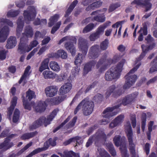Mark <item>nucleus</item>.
Returning <instances> with one entry per match:
<instances>
[{
	"mask_svg": "<svg viewBox=\"0 0 157 157\" xmlns=\"http://www.w3.org/2000/svg\"><path fill=\"white\" fill-rule=\"evenodd\" d=\"M88 41L86 39L82 37H79L78 40V47L82 52V54L78 53L76 56L74 62L75 64L77 65L76 67H75V73L76 74L78 73L80 70L77 65L82 63L86 54L88 48Z\"/></svg>",
	"mask_w": 157,
	"mask_h": 157,
	"instance_id": "1",
	"label": "nucleus"
},
{
	"mask_svg": "<svg viewBox=\"0 0 157 157\" xmlns=\"http://www.w3.org/2000/svg\"><path fill=\"white\" fill-rule=\"evenodd\" d=\"M125 61V59H122L117 65L112 67L108 70L105 75V80L112 81L113 80H117L119 78Z\"/></svg>",
	"mask_w": 157,
	"mask_h": 157,
	"instance_id": "2",
	"label": "nucleus"
},
{
	"mask_svg": "<svg viewBox=\"0 0 157 157\" xmlns=\"http://www.w3.org/2000/svg\"><path fill=\"white\" fill-rule=\"evenodd\" d=\"M94 107V102L86 98L82 100L78 105L75 109L74 113L75 115H76L82 108L83 114L85 116H88L92 113Z\"/></svg>",
	"mask_w": 157,
	"mask_h": 157,
	"instance_id": "3",
	"label": "nucleus"
},
{
	"mask_svg": "<svg viewBox=\"0 0 157 157\" xmlns=\"http://www.w3.org/2000/svg\"><path fill=\"white\" fill-rule=\"evenodd\" d=\"M59 111V110L58 108L55 109L50 113V114L47 117V119L45 116H43L40 117L38 119L34 121L33 124L29 127V130L32 131L36 129L41 126L43 123L44 126H46L50 123L51 121L53 120L56 116Z\"/></svg>",
	"mask_w": 157,
	"mask_h": 157,
	"instance_id": "4",
	"label": "nucleus"
},
{
	"mask_svg": "<svg viewBox=\"0 0 157 157\" xmlns=\"http://www.w3.org/2000/svg\"><path fill=\"white\" fill-rule=\"evenodd\" d=\"M145 43L148 45L146 46L144 44L141 45L142 52L136 59L137 62L140 61L145 56L148 52L152 49L155 45V40L150 34H148L145 38Z\"/></svg>",
	"mask_w": 157,
	"mask_h": 157,
	"instance_id": "5",
	"label": "nucleus"
},
{
	"mask_svg": "<svg viewBox=\"0 0 157 157\" xmlns=\"http://www.w3.org/2000/svg\"><path fill=\"white\" fill-rule=\"evenodd\" d=\"M67 41L64 44V47L66 50L70 52L72 56H75L76 50L74 44H76L77 39L75 36H67L62 38L59 41V44L62 42Z\"/></svg>",
	"mask_w": 157,
	"mask_h": 157,
	"instance_id": "6",
	"label": "nucleus"
},
{
	"mask_svg": "<svg viewBox=\"0 0 157 157\" xmlns=\"http://www.w3.org/2000/svg\"><path fill=\"white\" fill-rule=\"evenodd\" d=\"M141 64L139 63L135 67L132 68L124 76L126 79L125 84L123 86V89L125 90L129 88L136 82L137 76L135 75H132L140 66Z\"/></svg>",
	"mask_w": 157,
	"mask_h": 157,
	"instance_id": "7",
	"label": "nucleus"
},
{
	"mask_svg": "<svg viewBox=\"0 0 157 157\" xmlns=\"http://www.w3.org/2000/svg\"><path fill=\"white\" fill-rule=\"evenodd\" d=\"M125 132L129 145V150L132 157H136L135 145L133 142V133L132 127L130 123L125 127Z\"/></svg>",
	"mask_w": 157,
	"mask_h": 157,
	"instance_id": "8",
	"label": "nucleus"
},
{
	"mask_svg": "<svg viewBox=\"0 0 157 157\" xmlns=\"http://www.w3.org/2000/svg\"><path fill=\"white\" fill-rule=\"evenodd\" d=\"M120 105H116L112 107H108L106 108L103 112V114H105L102 115L103 117L105 119H103L99 121L98 123L101 125H106L110 122L109 119L112 117L117 114V112H111L114 109H117L120 107Z\"/></svg>",
	"mask_w": 157,
	"mask_h": 157,
	"instance_id": "9",
	"label": "nucleus"
},
{
	"mask_svg": "<svg viewBox=\"0 0 157 157\" xmlns=\"http://www.w3.org/2000/svg\"><path fill=\"white\" fill-rule=\"evenodd\" d=\"M113 141L116 146H120V149L122 157H126L127 149L126 147L125 137L124 136L121 137L120 135L116 136L113 139Z\"/></svg>",
	"mask_w": 157,
	"mask_h": 157,
	"instance_id": "10",
	"label": "nucleus"
},
{
	"mask_svg": "<svg viewBox=\"0 0 157 157\" xmlns=\"http://www.w3.org/2000/svg\"><path fill=\"white\" fill-rule=\"evenodd\" d=\"M110 23V21H107L102 25H100L97 28L95 33L90 35L89 37L90 40L91 41H94L99 38L100 36L104 33L105 29L109 25Z\"/></svg>",
	"mask_w": 157,
	"mask_h": 157,
	"instance_id": "11",
	"label": "nucleus"
},
{
	"mask_svg": "<svg viewBox=\"0 0 157 157\" xmlns=\"http://www.w3.org/2000/svg\"><path fill=\"white\" fill-rule=\"evenodd\" d=\"M17 136V134H12L8 136L3 142L0 143V150L2 149L3 151H5L13 146V142H10L11 139Z\"/></svg>",
	"mask_w": 157,
	"mask_h": 157,
	"instance_id": "12",
	"label": "nucleus"
},
{
	"mask_svg": "<svg viewBox=\"0 0 157 157\" xmlns=\"http://www.w3.org/2000/svg\"><path fill=\"white\" fill-rule=\"evenodd\" d=\"M28 10H25L23 16L25 19L30 21L34 19L36 15V11L33 6H29L28 7Z\"/></svg>",
	"mask_w": 157,
	"mask_h": 157,
	"instance_id": "13",
	"label": "nucleus"
},
{
	"mask_svg": "<svg viewBox=\"0 0 157 157\" xmlns=\"http://www.w3.org/2000/svg\"><path fill=\"white\" fill-rule=\"evenodd\" d=\"M100 53L99 45L95 44L90 48L88 55L90 59H95L99 56Z\"/></svg>",
	"mask_w": 157,
	"mask_h": 157,
	"instance_id": "14",
	"label": "nucleus"
},
{
	"mask_svg": "<svg viewBox=\"0 0 157 157\" xmlns=\"http://www.w3.org/2000/svg\"><path fill=\"white\" fill-rule=\"evenodd\" d=\"M151 0H134L132 3L138 6H142L145 8V11L147 12L150 10L152 7V4L150 2Z\"/></svg>",
	"mask_w": 157,
	"mask_h": 157,
	"instance_id": "15",
	"label": "nucleus"
},
{
	"mask_svg": "<svg viewBox=\"0 0 157 157\" xmlns=\"http://www.w3.org/2000/svg\"><path fill=\"white\" fill-rule=\"evenodd\" d=\"M92 136L95 143H98L101 140L105 141L107 139L106 134L103 130L101 129H98Z\"/></svg>",
	"mask_w": 157,
	"mask_h": 157,
	"instance_id": "16",
	"label": "nucleus"
},
{
	"mask_svg": "<svg viewBox=\"0 0 157 157\" xmlns=\"http://www.w3.org/2000/svg\"><path fill=\"white\" fill-rule=\"evenodd\" d=\"M23 38L20 39V42L18 45L17 49L18 52L20 54L25 53L29 52L31 50V48L29 47L28 45L25 43L22 42Z\"/></svg>",
	"mask_w": 157,
	"mask_h": 157,
	"instance_id": "17",
	"label": "nucleus"
},
{
	"mask_svg": "<svg viewBox=\"0 0 157 157\" xmlns=\"http://www.w3.org/2000/svg\"><path fill=\"white\" fill-rule=\"evenodd\" d=\"M58 88L55 85L50 86L47 87L45 89V92L47 97H52L57 94Z\"/></svg>",
	"mask_w": 157,
	"mask_h": 157,
	"instance_id": "18",
	"label": "nucleus"
},
{
	"mask_svg": "<svg viewBox=\"0 0 157 157\" xmlns=\"http://www.w3.org/2000/svg\"><path fill=\"white\" fill-rule=\"evenodd\" d=\"M47 106V105L45 101H40L37 103L34 109L36 112L41 113L45 110Z\"/></svg>",
	"mask_w": 157,
	"mask_h": 157,
	"instance_id": "19",
	"label": "nucleus"
},
{
	"mask_svg": "<svg viewBox=\"0 0 157 157\" xmlns=\"http://www.w3.org/2000/svg\"><path fill=\"white\" fill-rule=\"evenodd\" d=\"M9 32V27L4 26L0 30V42H4L6 40Z\"/></svg>",
	"mask_w": 157,
	"mask_h": 157,
	"instance_id": "20",
	"label": "nucleus"
},
{
	"mask_svg": "<svg viewBox=\"0 0 157 157\" xmlns=\"http://www.w3.org/2000/svg\"><path fill=\"white\" fill-rule=\"evenodd\" d=\"M138 33H140L138 37V40L140 41H141L143 40V35L146 36L147 34V23L144 24L143 27H141Z\"/></svg>",
	"mask_w": 157,
	"mask_h": 157,
	"instance_id": "21",
	"label": "nucleus"
},
{
	"mask_svg": "<svg viewBox=\"0 0 157 157\" xmlns=\"http://www.w3.org/2000/svg\"><path fill=\"white\" fill-rule=\"evenodd\" d=\"M17 98L16 96L13 97L11 101V105L8 109L7 113V116L10 117L11 116L13 110L17 104Z\"/></svg>",
	"mask_w": 157,
	"mask_h": 157,
	"instance_id": "22",
	"label": "nucleus"
},
{
	"mask_svg": "<svg viewBox=\"0 0 157 157\" xmlns=\"http://www.w3.org/2000/svg\"><path fill=\"white\" fill-rule=\"evenodd\" d=\"M72 88V84L70 83L64 84L60 88L59 93L60 95H63L68 93Z\"/></svg>",
	"mask_w": 157,
	"mask_h": 157,
	"instance_id": "23",
	"label": "nucleus"
},
{
	"mask_svg": "<svg viewBox=\"0 0 157 157\" xmlns=\"http://www.w3.org/2000/svg\"><path fill=\"white\" fill-rule=\"evenodd\" d=\"M124 118L123 115H120L116 117L109 124V128H113L121 124Z\"/></svg>",
	"mask_w": 157,
	"mask_h": 157,
	"instance_id": "24",
	"label": "nucleus"
},
{
	"mask_svg": "<svg viewBox=\"0 0 157 157\" xmlns=\"http://www.w3.org/2000/svg\"><path fill=\"white\" fill-rule=\"evenodd\" d=\"M113 60L110 58L107 59L105 58H101L96 64V67L98 69L104 63L107 66L108 65L111 64L113 63Z\"/></svg>",
	"mask_w": 157,
	"mask_h": 157,
	"instance_id": "25",
	"label": "nucleus"
},
{
	"mask_svg": "<svg viewBox=\"0 0 157 157\" xmlns=\"http://www.w3.org/2000/svg\"><path fill=\"white\" fill-rule=\"evenodd\" d=\"M96 64L95 60H92L86 63L85 65L83 68L84 74H87L91 70L92 67H94Z\"/></svg>",
	"mask_w": 157,
	"mask_h": 157,
	"instance_id": "26",
	"label": "nucleus"
},
{
	"mask_svg": "<svg viewBox=\"0 0 157 157\" xmlns=\"http://www.w3.org/2000/svg\"><path fill=\"white\" fill-rule=\"evenodd\" d=\"M17 40L15 37L11 36L7 40V43L6 45L7 49L12 48L16 46Z\"/></svg>",
	"mask_w": 157,
	"mask_h": 157,
	"instance_id": "27",
	"label": "nucleus"
},
{
	"mask_svg": "<svg viewBox=\"0 0 157 157\" xmlns=\"http://www.w3.org/2000/svg\"><path fill=\"white\" fill-rule=\"evenodd\" d=\"M49 62V59L48 58H47L44 59L41 63L39 68V71L42 72L45 70L47 69H49L48 67Z\"/></svg>",
	"mask_w": 157,
	"mask_h": 157,
	"instance_id": "28",
	"label": "nucleus"
},
{
	"mask_svg": "<svg viewBox=\"0 0 157 157\" xmlns=\"http://www.w3.org/2000/svg\"><path fill=\"white\" fill-rule=\"evenodd\" d=\"M42 75L45 79H54L55 78L56 74L50 70H45L43 72Z\"/></svg>",
	"mask_w": 157,
	"mask_h": 157,
	"instance_id": "29",
	"label": "nucleus"
},
{
	"mask_svg": "<svg viewBox=\"0 0 157 157\" xmlns=\"http://www.w3.org/2000/svg\"><path fill=\"white\" fill-rule=\"evenodd\" d=\"M78 3V1L77 0H75L72 2L66 12L64 15L65 17H66L69 16Z\"/></svg>",
	"mask_w": 157,
	"mask_h": 157,
	"instance_id": "30",
	"label": "nucleus"
},
{
	"mask_svg": "<svg viewBox=\"0 0 157 157\" xmlns=\"http://www.w3.org/2000/svg\"><path fill=\"white\" fill-rule=\"evenodd\" d=\"M32 142H30L25 145L23 148L19 151L16 154L13 153L10 155L8 157H15L16 156H18L21 155L26 150H27L32 145Z\"/></svg>",
	"mask_w": 157,
	"mask_h": 157,
	"instance_id": "31",
	"label": "nucleus"
},
{
	"mask_svg": "<svg viewBox=\"0 0 157 157\" xmlns=\"http://www.w3.org/2000/svg\"><path fill=\"white\" fill-rule=\"evenodd\" d=\"M65 98L64 96H57L51 98V101L53 105H57L63 101Z\"/></svg>",
	"mask_w": 157,
	"mask_h": 157,
	"instance_id": "32",
	"label": "nucleus"
},
{
	"mask_svg": "<svg viewBox=\"0 0 157 157\" xmlns=\"http://www.w3.org/2000/svg\"><path fill=\"white\" fill-rule=\"evenodd\" d=\"M38 132L36 131L29 133H26L23 134L21 137V139L23 140L29 139L33 137L37 134Z\"/></svg>",
	"mask_w": 157,
	"mask_h": 157,
	"instance_id": "33",
	"label": "nucleus"
},
{
	"mask_svg": "<svg viewBox=\"0 0 157 157\" xmlns=\"http://www.w3.org/2000/svg\"><path fill=\"white\" fill-rule=\"evenodd\" d=\"M59 18V15L58 14H56L51 17L49 19V22L48 23V26H52L57 22Z\"/></svg>",
	"mask_w": 157,
	"mask_h": 157,
	"instance_id": "34",
	"label": "nucleus"
},
{
	"mask_svg": "<svg viewBox=\"0 0 157 157\" xmlns=\"http://www.w3.org/2000/svg\"><path fill=\"white\" fill-rule=\"evenodd\" d=\"M101 14H99L98 15L94 17V20L99 22H103L105 21V17L104 15V13Z\"/></svg>",
	"mask_w": 157,
	"mask_h": 157,
	"instance_id": "35",
	"label": "nucleus"
},
{
	"mask_svg": "<svg viewBox=\"0 0 157 157\" xmlns=\"http://www.w3.org/2000/svg\"><path fill=\"white\" fill-rule=\"evenodd\" d=\"M17 26L16 31L17 35H20L23 29L24 24L21 20H18L17 22Z\"/></svg>",
	"mask_w": 157,
	"mask_h": 157,
	"instance_id": "36",
	"label": "nucleus"
},
{
	"mask_svg": "<svg viewBox=\"0 0 157 157\" xmlns=\"http://www.w3.org/2000/svg\"><path fill=\"white\" fill-rule=\"evenodd\" d=\"M49 66L51 69L56 72H59L60 70V66L55 61L51 62L49 63Z\"/></svg>",
	"mask_w": 157,
	"mask_h": 157,
	"instance_id": "37",
	"label": "nucleus"
},
{
	"mask_svg": "<svg viewBox=\"0 0 157 157\" xmlns=\"http://www.w3.org/2000/svg\"><path fill=\"white\" fill-rule=\"evenodd\" d=\"M24 33L27 37H32L33 34V30L32 27L30 26H26L25 29Z\"/></svg>",
	"mask_w": 157,
	"mask_h": 157,
	"instance_id": "38",
	"label": "nucleus"
},
{
	"mask_svg": "<svg viewBox=\"0 0 157 157\" xmlns=\"http://www.w3.org/2000/svg\"><path fill=\"white\" fill-rule=\"evenodd\" d=\"M106 146L110 154L113 156H115L116 155V152L113 144L109 143Z\"/></svg>",
	"mask_w": 157,
	"mask_h": 157,
	"instance_id": "39",
	"label": "nucleus"
},
{
	"mask_svg": "<svg viewBox=\"0 0 157 157\" xmlns=\"http://www.w3.org/2000/svg\"><path fill=\"white\" fill-rule=\"evenodd\" d=\"M109 40L107 39H105L100 44V47L101 50L104 51L106 50L108 47L109 45Z\"/></svg>",
	"mask_w": 157,
	"mask_h": 157,
	"instance_id": "40",
	"label": "nucleus"
},
{
	"mask_svg": "<svg viewBox=\"0 0 157 157\" xmlns=\"http://www.w3.org/2000/svg\"><path fill=\"white\" fill-rule=\"evenodd\" d=\"M116 88V87L115 85H112L109 87L105 93V97L106 98H109L112 93L113 94V92Z\"/></svg>",
	"mask_w": 157,
	"mask_h": 157,
	"instance_id": "41",
	"label": "nucleus"
},
{
	"mask_svg": "<svg viewBox=\"0 0 157 157\" xmlns=\"http://www.w3.org/2000/svg\"><path fill=\"white\" fill-rule=\"evenodd\" d=\"M81 139V137L78 136L70 138L69 140H66L63 143V144L65 146L67 145L72 142H75L76 141L79 140Z\"/></svg>",
	"mask_w": 157,
	"mask_h": 157,
	"instance_id": "42",
	"label": "nucleus"
},
{
	"mask_svg": "<svg viewBox=\"0 0 157 157\" xmlns=\"http://www.w3.org/2000/svg\"><path fill=\"white\" fill-rule=\"evenodd\" d=\"M26 97L29 101H30L36 97L35 92L29 89L26 93Z\"/></svg>",
	"mask_w": 157,
	"mask_h": 157,
	"instance_id": "43",
	"label": "nucleus"
},
{
	"mask_svg": "<svg viewBox=\"0 0 157 157\" xmlns=\"http://www.w3.org/2000/svg\"><path fill=\"white\" fill-rule=\"evenodd\" d=\"M20 114L19 110L17 109H16L13 113V121L14 123H16L18 121L19 119Z\"/></svg>",
	"mask_w": 157,
	"mask_h": 157,
	"instance_id": "44",
	"label": "nucleus"
},
{
	"mask_svg": "<svg viewBox=\"0 0 157 157\" xmlns=\"http://www.w3.org/2000/svg\"><path fill=\"white\" fill-rule=\"evenodd\" d=\"M94 27V25L93 23H90L87 25L83 29L84 33H87L91 31Z\"/></svg>",
	"mask_w": 157,
	"mask_h": 157,
	"instance_id": "45",
	"label": "nucleus"
},
{
	"mask_svg": "<svg viewBox=\"0 0 157 157\" xmlns=\"http://www.w3.org/2000/svg\"><path fill=\"white\" fill-rule=\"evenodd\" d=\"M123 93L124 91L123 90L122 87H121L114 91L112 96L114 98H117L121 95Z\"/></svg>",
	"mask_w": 157,
	"mask_h": 157,
	"instance_id": "46",
	"label": "nucleus"
},
{
	"mask_svg": "<svg viewBox=\"0 0 157 157\" xmlns=\"http://www.w3.org/2000/svg\"><path fill=\"white\" fill-rule=\"evenodd\" d=\"M22 102L23 105L25 109L30 110L31 108V105L30 103H29L27 99L25 100V97L23 96L22 97Z\"/></svg>",
	"mask_w": 157,
	"mask_h": 157,
	"instance_id": "47",
	"label": "nucleus"
},
{
	"mask_svg": "<svg viewBox=\"0 0 157 157\" xmlns=\"http://www.w3.org/2000/svg\"><path fill=\"white\" fill-rule=\"evenodd\" d=\"M70 116H68L63 122L62 123L60 124L57 126L53 130V133H55L58 130H59L61 128L63 127L70 120Z\"/></svg>",
	"mask_w": 157,
	"mask_h": 157,
	"instance_id": "48",
	"label": "nucleus"
},
{
	"mask_svg": "<svg viewBox=\"0 0 157 157\" xmlns=\"http://www.w3.org/2000/svg\"><path fill=\"white\" fill-rule=\"evenodd\" d=\"M128 96L127 95L126 96L124 97L122 99L121 103L117 105H120L122 104L124 106H126L128 104H131L132 102L130 100V99L128 97Z\"/></svg>",
	"mask_w": 157,
	"mask_h": 157,
	"instance_id": "49",
	"label": "nucleus"
},
{
	"mask_svg": "<svg viewBox=\"0 0 157 157\" xmlns=\"http://www.w3.org/2000/svg\"><path fill=\"white\" fill-rule=\"evenodd\" d=\"M66 77L65 73H61L59 75L56 74L55 78L56 81L57 82H62L65 79Z\"/></svg>",
	"mask_w": 157,
	"mask_h": 157,
	"instance_id": "50",
	"label": "nucleus"
},
{
	"mask_svg": "<svg viewBox=\"0 0 157 157\" xmlns=\"http://www.w3.org/2000/svg\"><path fill=\"white\" fill-rule=\"evenodd\" d=\"M103 96L102 95L100 94H97L94 97L93 100L95 102H96L98 103H100L102 101L103 99Z\"/></svg>",
	"mask_w": 157,
	"mask_h": 157,
	"instance_id": "51",
	"label": "nucleus"
},
{
	"mask_svg": "<svg viewBox=\"0 0 157 157\" xmlns=\"http://www.w3.org/2000/svg\"><path fill=\"white\" fill-rule=\"evenodd\" d=\"M57 55L63 59H66L67 57V53L63 50H59L57 52Z\"/></svg>",
	"mask_w": 157,
	"mask_h": 157,
	"instance_id": "52",
	"label": "nucleus"
},
{
	"mask_svg": "<svg viewBox=\"0 0 157 157\" xmlns=\"http://www.w3.org/2000/svg\"><path fill=\"white\" fill-rule=\"evenodd\" d=\"M61 24V22L59 21L57 22L56 25L52 28L51 31V34H54L55 32L59 29Z\"/></svg>",
	"mask_w": 157,
	"mask_h": 157,
	"instance_id": "53",
	"label": "nucleus"
},
{
	"mask_svg": "<svg viewBox=\"0 0 157 157\" xmlns=\"http://www.w3.org/2000/svg\"><path fill=\"white\" fill-rule=\"evenodd\" d=\"M121 5L118 3H113L110 5L108 9L109 13L112 12L118 7H120Z\"/></svg>",
	"mask_w": 157,
	"mask_h": 157,
	"instance_id": "54",
	"label": "nucleus"
},
{
	"mask_svg": "<svg viewBox=\"0 0 157 157\" xmlns=\"http://www.w3.org/2000/svg\"><path fill=\"white\" fill-rule=\"evenodd\" d=\"M138 94V92H135L132 94L128 95V97L130 99L132 103L134 102Z\"/></svg>",
	"mask_w": 157,
	"mask_h": 157,
	"instance_id": "55",
	"label": "nucleus"
},
{
	"mask_svg": "<svg viewBox=\"0 0 157 157\" xmlns=\"http://www.w3.org/2000/svg\"><path fill=\"white\" fill-rule=\"evenodd\" d=\"M19 10H15L13 11H9L7 14L8 17H14L17 16L19 13Z\"/></svg>",
	"mask_w": 157,
	"mask_h": 157,
	"instance_id": "56",
	"label": "nucleus"
},
{
	"mask_svg": "<svg viewBox=\"0 0 157 157\" xmlns=\"http://www.w3.org/2000/svg\"><path fill=\"white\" fill-rule=\"evenodd\" d=\"M98 83V81H95L94 82L88 86L85 91V93H86L88 92L93 88H94L95 86L97 85Z\"/></svg>",
	"mask_w": 157,
	"mask_h": 157,
	"instance_id": "57",
	"label": "nucleus"
},
{
	"mask_svg": "<svg viewBox=\"0 0 157 157\" xmlns=\"http://www.w3.org/2000/svg\"><path fill=\"white\" fill-rule=\"evenodd\" d=\"M49 144L48 141H46L44 144L43 147L41 148H37L38 151L40 152L42 151L47 150L49 147Z\"/></svg>",
	"mask_w": 157,
	"mask_h": 157,
	"instance_id": "58",
	"label": "nucleus"
},
{
	"mask_svg": "<svg viewBox=\"0 0 157 157\" xmlns=\"http://www.w3.org/2000/svg\"><path fill=\"white\" fill-rule=\"evenodd\" d=\"M141 128L143 131H144L146 125V115L145 114L144 116H142L141 118Z\"/></svg>",
	"mask_w": 157,
	"mask_h": 157,
	"instance_id": "59",
	"label": "nucleus"
},
{
	"mask_svg": "<svg viewBox=\"0 0 157 157\" xmlns=\"http://www.w3.org/2000/svg\"><path fill=\"white\" fill-rule=\"evenodd\" d=\"M77 119V117H74L72 121L67 124V128H70L74 126L76 123Z\"/></svg>",
	"mask_w": 157,
	"mask_h": 157,
	"instance_id": "60",
	"label": "nucleus"
},
{
	"mask_svg": "<svg viewBox=\"0 0 157 157\" xmlns=\"http://www.w3.org/2000/svg\"><path fill=\"white\" fill-rule=\"evenodd\" d=\"M102 2L100 1H96L91 4L94 10L100 7L102 5Z\"/></svg>",
	"mask_w": 157,
	"mask_h": 157,
	"instance_id": "61",
	"label": "nucleus"
},
{
	"mask_svg": "<svg viewBox=\"0 0 157 157\" xmlns=\"http://www.w3.org/2000/svg\"><path fill=\"white\" fill-rule=\"evenodd\" d=\"M0 22H3L7 24L10 27H13V24L12 22L9 19H6L1 18L0 19Z\"/></svg>",
	"mask_w": 157,
	"mask_h": 157,
	"instance_id": "62",
	"label": "nucleus"
},
{
	"mask_svg": "<svg viewBox=\"0 0 157 157\" xmlns=\"http://www.w3.org/2000/svg\"><path fill=\"white\" fill-rule=\"evenodd\" d=\"M97 124H95L94 126L90 127L87 131V133L88 135H89L91 134L93 131L98 128Z\"/></svg>",
	"mask_w": 157,
	"mask_h": 157,
	"instance_id": "63",
	"label": "nucleus"
},
{
	"mask_svg": "<svg viewBox=\"0 0 157 157\" xmlns=\"http://www.w3.org/2000/svg\"><path fill=\"white\" fill-rule=\"evenodd\" d=\"M150 147V145L149 143H147L145 144L144 150L147 155L149 154Z\"/></svg>",
	"mask_w": 157,
	"mask_h": 157,
	"instance_id": "64",
	"label": "nucleus"
}]
</instances>
